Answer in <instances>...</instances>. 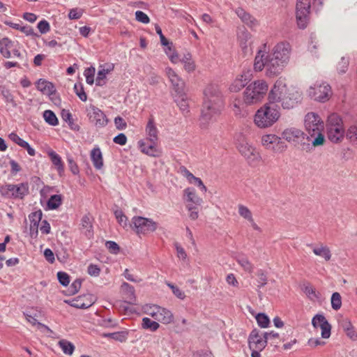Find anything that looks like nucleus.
<instances>
[{
  "mask_svg": "<svg viewBox=\"0 0 357 357\" xmlns=\"http://www.w3.org/2000/svg\"><path fill=\"white\" fill-rule=\"evenodd\" d=\"M204 99L199 118L200 127L206 129L215 123L225 108L222 94L218 86L211 84L204 91Z\"/></svg>",
  "mask_w": 357,
  "mask_h": 357,
  "instance_id": "f257e3e1",
  "label": "nucleus"
},
{
  "mask_svg": "<svg viewBox=\"0 0 357 357\" xmlns=\"http://www.w3.org/2000/svg\"><path fill=\"white\" fill-rule=\"evenodd\" d=\"M287 65L281 63L278 58L271 54L266 55L265 50H259L255 59L254 68L256 71H261L264 68L266 75L274 77L279 75Z\"/></svg>",
  "mask_w": 357,
  "mask_h": 357,
  "instance_id": "f03ea898",
  "label": "nucleus"
},
{
  "mask_svg": "<svg viewBox=\"0 0 357 357\" xmlns=\"http://www.w3.org/2000/svg\"><path fill=\"white\" fill-rule=\"evenodd\" d=\"M305 128L306 130V138L311 142L312 146H318L323 145L325 142L324 135L322 133L324 130V121L320 116L314 112L307 113L305 117Z\"/></svg>",
  "mask_w": 357,
  "mask_h": 357,
  "instance_id": "7ed1b4c3",
  "label": "nucleus"
},
{
  "mask_svg": "<svg viewBox=\"0 0 357 357\" xmlns=\"http://www.w3.org/2000/svg\"><path fill=\"white\" fill-rule=\"evenodd\" d=\"M280 116L279 107L266 103L257 111L254 121L259 128H265L273 126Z\"/></svg>",
  "mask_w": 357,
  "mask_h": 357,
  "instance_id": "20e7f679",
  "label": "nucleus"
},
{
  "mask_svg": "<svg viewBox=\"0 0 357 357\" xmlns=\"http://www.w3.org/2000/svg\"><path fill=\"white\" fill-rule=\"evenodd\" d=\"M268 89L267 82L263 79L256 80L250 84L243 92V101L245 105L257 104L261 102Z\"/></svg>",
  "mask_w": 357,
  "mask_h": 357,
  "instance_id": "39448f33",
  "label": "nucleus"
},
{
  "mask_svg": "<svg viewBox=\"0 0 357 357\" xmlns=\"http://www.w3.org/2000/svg\"><path fill=\"white\" fill-rule=\"evenodd\" d=\"M328 139L333 143H340L344 138L345 129L341 116L337 113L328 116L326 123Z\"/></svg>",
  "mask_w": 357,
  "mask_h": 357,
  "instance_id": "423d86ee",
  "label": "nucleus"
},
{
  "mask_svg": "<svg viewBox=\"0 0 357 357\" xmlns=\"http://www.w3.org/2000/svg\"><path fill=\"white\" fill-rule=\"evenodd\" d=\"M186 208L189 212V218L195 220L199 217V208L202 203V199L197 196L194 188H188L184 190Z\"/></svg>",
  "mask_w": 357,
  "mask_h": 357,
  "instance_id": "0eeeda50",
  "label": "nucleus"
},
{
  "mask_svg": "<svg viewBox=\"0 0 357 357\" xmlns=\"http://www.w3.org/2000/svg\"><path fill=\"white\" fill-rule=\"evenodd\" d=\"M0 192L3 197L15 199H23L29 193V185L27 182L19 184H6L0 188Z\"/></svg>",
  "mask_w": 357,
  "mask_h": 357,
  "instance_id": "6e6552de",
  "label": "nucleus"
},
{
  "mask_svg": "<svg viewBox=\"0 0 357 357\" xmlns=\"http://www.w3.org/2000/svg\"><path fill=\"white\" fill-rule=\"evenodd\" d=\"M131 227L137 234H146L155 231L158 227V223L150 218L134 216Z\"/></svg>",
  "mask_w": 357,
  "mask_h": 357,
  "instance_id": "1a4fd4ad",
  "label": "nucleus"
},
{
  "mask_svg": "<svg viewBox=\"0 0 357 357\" xmlns=\"http://www.w3.org/2000/svg\"><path fill=\"white\" fill-rule=\"evenodd\" d=\"M261 144L265 149L271 150L274 153H282L287 148V146L281 138L274 134L263 135L261 137Z\"/></svg>",
  "mask_w": 357,
  "mask_h": 357,
  "instance_id": "9d476101",
  "label": "nucleus"
},
{
  "mask_svg": "<svg viewBox=\"0 0 357 357\" xmlns=\"http://www.w3.org/2000/svg\"><path fill=\"white\" fill-rule=\"evenodd\" d=\"M310 0H297L296 20L300 29L306 28L309 21Z\"/></svg>",
  "mask_w": 357,
  "mask_h": 357,
  "instance_id": "9b49d317",
  "label": "nucleus"
},
{
  "mask_svg": "<svg viewBox=\"0 0 357 357\" xmlns=\"http://www.w3.org/2000/svg\"><path fill=\"white\" fill-rule=\"evenodd\" d=\"M287 93L286 84L281 79H278L268 93V103L275 105L274 104L280 102Z\"/></svg>",
  "mask_w": 357,
  "mask_h": 357,
  "instance_id": "f8f14e48",
  "label": "nucleus"
},
{
  "mask_svg": "<svg viewBox=\"0 0 357 357\" xmlns=\"http://www.w3.org/2000/svg\"><path fill=\"white\" fill-rule=\"evenodd\" d=\"M87 116L90 122L97 128L105 127L109 121L105 114L94 105H91L89 107Z\"/></svg>",
  "mask_w": 357,
  "mask_h": 357,
  "instance_id": "ddd939ff",
  "label": "nucleus"
},
{
  "mask_svg": "<svg viewBox=\"0 0 357 357\" xmlns=\"http://www.w3.org/2000/svg\"><path fill=\"white\" fill-rule=\"evenodd\" d=\"M290 51V45L286 42H281L275 45L270 54L273 57L278 58V60H279L281 63L287 65L289 59Z\"/></svg>",
  "mask_w": 357,
  "mask_h": 357,
  "instance_id": "4468645a",
  "label": "nucleus"
},
{
  "mask_svg": "<svg viewBox=\"0 0 357 357\" xmlns=\"http://www.w3.org/2000/svg\"><path fill=\"white\" fill-rule=\"evenodd\" d=\"M250 349H264L267 345V341L264 332L253 329L248 336Z\"/></svg>",
  "mask_w": 357,
  "mask_h": 357,
  "instance_id": "2eb2a0df",
  "label": "nucleus"
},
{
  "mask_svg": "<svg viewBox=\"0 0 357 357\" xmlns=\"http://www.w3.org/2000/svg\"><path fill=\"white\" fill-rule=\"evenodd\" d=\"M330 91V86L328 84H322L315 85L314 87L311 86L309 89V95L315 100L324 102L328 99Z\"/></svg>",
  "mask_w": 357,
  "mask_h": 357,
  "instance_id": "dca6fc26",
  "label": "nucleus"
},
{
  "mask_svg": "<svg viewBox=\"0 0 357 357\" xmlns=\"http://www.w3.org/2000/svg\"><path fill=\"white\" fill-rule=\"evenodd\" d=\"M70 306L77 309H87L95 303V297L92 294H84L71 301H65Z\"/></svg>",
  "mask_w": 357,
  "mask_h": 357,
  "instance_id": "f3484780",
  "label": "nucleus"
},
{
  "mask_svg": "<svg viewBox=\"0 0 357 357\" xmlns=\"http://www.w3.org/2000/svg\"><path fill=\"white\" fill-rule=\"evenodd\" d=\"M166 75L168 77L176 93L184 91L185 83L183 80L171 68H166Z\"/></svg>",
  "mask_w": 357,
  "mask_h": 357,
  "instance_id": "a211bd4d",
  "label": "nucleus"
},
{
  "mask_svg": "<svg viewBox=\"0 0 357 357\" xmlns=\"http://www.w3.org/2000/svg\"><path fill=\"white\" fill-rule=\"evenodd\" d=\"M238 151L250 164L257 161L259 158V153L253 146L247 143L241 144L238 146Z\"/></svg>",
  "mask_w": 357,
  "mask_h": 357,
  "instance_id": "6ab92c4d",
  "label": "nucleus"
},
{
  "mask_svg": "<svg viewBox=\"0 0 357 357\" xmlns=\"http://www.w3.org/2000/svg\"><path fill=\"white\" fill-rule=\"evenodd\" d=\"M235 12L241 21L252 30H255L259 26L258 20L244 9L238 8Z\"/></svg>",
  "mask_w": 357,
  "mask_h": 357,
  "instance_id": "aec40b11",
  "label": "nucleus"
},
{
  "mask_svg": "<svg viewBox=\"0 0 357 357\" xmlns=\"http://www.w3.org/2000/svg\"><path fill=\"white\" fill-rule=\"evenodd\" d=\"M156 309V312H149V314L158 321L162 322L165 324H167L173 321L174 317L171 311L161 307Z\"/></svg>",
  "mask_w": 357,
  "mask_h": 357,
  "instance_id": "412c9836",
  "label": "nucleus"
},
{
  "mask_svg": "<svg viewBox=\"0 0 357 357\" xmlns=\"http://www.w3.org/2000/svg\"><path fill=\"white\" fill-rule=\"evenodd\" d=\"M156 144L157 143L149 142L147 140H139L138 142L140 151L151 157H159L161 154V152L157 149Z\"/></svg>",
  "mask_w": 357,
  "mask_h": 357,
  "instance_id": "4be33fe9",
  "label": "nucleus"
},
{
  "mask_svg": "<svg viewBox=\"0 0 357 357\" xmlns=\"http://www.w3.org/2000/svg\"><path fill=\"white\" fill-rule=\"evenodd\" d=\"M282 137L288 142H298L305 137V133L298 128H289L283 130Z\"/></svg>",
  "mask_w": 357,
  "mask_h": 357,
  "instance_id": "5701e85b",
  "label": "nucleus"
},
{
  "mask_svg": "<svg viewBox=\"0 0 357 357\" xmlns=\"http://www.w3.org/2000/svg\"><path fill=\"white\" fill-rule=\"evenodd\" d=\"M252 74L248 70L243 72L240 76L236 78L229 86V90L231 92H238L243 89L251 79Z\"/></svg>",
  "mask_w": 357,
  "mask_h": 357,
  "instance_id": "b1692460",
  "label": "nucleus"
},
{
  "mask_svg": "<svg viewBox=\"0 0 357 357\" xmlns=\"http://www.w3.org/2000/svg\"><path fill=\"white\" fill-rule=\"evenodd\" d=\"M301 100V94L298 91H296L292 93H289L288 96L285 95L280 102L283 109H290L295 107Z\"/></svg>",
  "mask_w": 357,
  "mask_h": 357,
  "instance_id": "393cba45",
  "label": "nucleus"
},
{
  "mask_svg": "<svg viewBox=\"0 0 357 357\" xmlns=\"http://www.w3.org/2000/svg\"><path fill=\"white\" fill-rule=\"evenodd\" d=\"M146 140L149 142L158 143V130L153 117L150 118L146 126Z\"/></svg>",
  "mask_w": 357,
  "mask_h": 357,
  "instance_id": "a878e982",
  "label": "nucleus"
},
{
  "mask_svg": "<svg viewBox=\"0 0 357 357\" xmlns=\"http://www.w3.org/2000/svg\"><path fill=\"white\" fill-rule=\"evenodd\" d=\"M37 89L43 93L49 96L56 95V88L54 85L44 79H39L36 82Z\"/></svg>",
  "mask_w": 357,
  "mask_h": 357,
  "instance_id": "bb28decb",
  "label": "nucleus"
},
{
  "mask_svg": "<svg viewBox=\"0 0 357 357\" xmlns=\"http://www.w3.org/2000/svg\"><path fill=\"white\" fill-rule=\"evenodd\" d=\"M250 39L251 35L247 31H241L238 36L239 45L244 54H247L250 52L249 46L251 44Z\"/></svg>",
  "mask_w": 357,
  "mask_h": 357,
  "instance_id": "cd10ccee",
  "label": "nucleus"
},
{
  "mask_svg": "<svg viewBox=\"0 0 357 357\" xmlns=\"http://www.w3.org/2000/svg\"><path fill=\"white\" fill-rule=\"evenodd\" d=\"M107 68H105V66H100V69L97 73L96 84L97 86H104L106 84V75L114 70L113 64H107Z\"/></svg>",
  "mask_w": 357,
  "mask_h": 357,
  "instance_id": "c85d7f7f",
  "label": "nucleus"
},
{
  "mask_svg": "<svg viewBox=\"0 0 357 357\" xmlns=\"http://www.w3.org/2000/svg\"><path fill=\"white\" fill-rule=\"evenodd\" d=\"M91 160L96 169H100L102 167L103 158L102 152L99 147H95L91 150Z\"/></svg>",
  "mask_w": 357,
  "mask_h": 357,
  "instance_id": "c756f323",
  "label": "nucleus"
},
{
  "mask_svg": "<svg viewBox=\"0 0 357 357\" xmlns=\"http://www.w3.org/2000/svg\"><path fill=\"white\" fill-rule=\"evenodd\" d=\"M13 47V42L8 38H3L1 40H0V53L3 57H10V49H12Z\"/></svg>",
  "mask_w": 357,
  "mask_h": 357,
  "instance_id": "7c9ffc66",
  "label": "nucleus"
},
{
  "mask_svg": "<svg viewBox=\"0 0 357 357\" xmlns=\"http://www.w3.org/2000/svg\"><path fill=\"white\" fill-rule=\"evenodd\" d=\"M175 101L183 114H187L189 112L188 98L184 91H183L182 93H176Z\"/></svg>",
  "mask_w": 357,
  "mask_h": 357,
  "instance_id": "2f4dec72",
  "label": "nucleus"
},
{
  "mask_svg": "<svg viewBox=\"0 0 357 357\" xmlns=\"http://www.w3.org/2000/svg\"><path fill=\"white\" fill-rule=\"evenodd\" d=\"M121 289L123 294L126 295V298L128 299V303L130 304H134L136 301L135 288L128 282H123Z\"/></svg>",
  "mask_w": 357,
  "mask_h": 357,
  "instance_id": "473e14b6",
  "label": "nucleus"
},
{
  "mask_svg": "<svg viewBox=\"0 0 357 357\" xmlns=\"http://www.w3.org/2000/svg\"><path fill=\"white\" fill-rule=\"evenodd\" d=\"M313 253L323 257L326 261L331 259V252L329 248L324 244H321L319 247H313Z\"/></svg>",
  "mask_w": 357,
  "mask_h": 357,
  "instance_id": "72a5a7b5",
  "label": "nucleus"
},
{
  "mask_svg": "<svg viewBox=\"0 0 357 357\" xmlns=\"http://www.w3.org/2000/svg\"><path fill=\"white\" fill-rule=\"evenodd\" d=\"M81 225L84 233L88 238H91L93 235V226L91 218L89 215H84L81 220Z\"/></svg>",
  "mask_w": 357,
  "mask_h": 357,
  "instance_id": "f704fd0d",
  "label": "nucleus"
},
{
  "mask_svg": "<svg viewBox=\"0 0 357 357\" xmlns=\"http://www.w3.org/2000/svg\"><path fill=\"white\" fill-rule=\"evenodd\" d=\"M52 162L55 165L59 174H61L64 172V166L61 160V158L55 151H51L48 152Z\"/></svg>",
  "mask_w": 357,
  "mask_h": 357,
  "instance_id": "c9c22d12",
  "label": "nucleus"
},
{
  "mask_svg": "<svg viewBox=\"0 0 357 357\" xmlns=\"http://www.w3.org/2000/svg\"><path fill=\"white\" fill-rule=\"evenodd\" d=\"M128 331H117L114 333H103L102 337H110L116 341H119L121 342H124L128 339Z\"/></svg>",
  "mask_w": 357,
  "mask_h": 357,
  "instance_id": "e433bc0d",
  "label": "nucleus"
},
{
  "mask_svg": "<svg viewBox=\"0 0 357 357\" xmlns=\"http://www.w3.org/2000/svg\"><path fill=\"white\" fill-rule=\"evenodd\" d=\"M61 116L62 119L66 122L69 127L73 130H79V126L76 125L74 123V120L73 119L72 114L69 110L63 109L61 112Z\"/></svg>",
  "mask_w": 357,
  "mask_h": 357,
  "instance_id": "4c0bfd02",
  "label": "nucleus"
},
{
  "mask_svg": "<svg viewBox=\"0 0 357 357\" xmlns=\"http://www.w3.org/2000/svg\"><path fill=\"white\" fill-rule=\"evenodd\" d=\"M344 137L354 146L357 147V126H351L345 131Z\"/></svg>",
  "mask_w": 357,
  "mask_h": 357,
  "instance_id": "58836bf2",
  "label": "nucleus"
},
{
  "mask_svg": "<svg viewBox=\"0 0 357 357\" xmlns=\"http://www.w3.org/2000/svg\"><path fill=\"white\" fill-rule=\"evenodd\" d=\"M184 172L185 173V176L190 182H194L195 185H197L201 190L204 192H206L207 190L206 187L204 184L203 181L201 178L195 176L191 172H190L185 167H183Z\"/></svg>",
  "mask_w": 357,
  "mask_h": 357,
  "instance_id": "ea45409f",
  "label": "nucleus"
},
{
  "mask_svg": "<svg viewBox=\"0 0 357 357\" xmlns=\"http://www.w3.org/2000/svg\"><path fill=\"white\" fill-rule=\"evenodd\" d=\"M62 204V196L61 195H52L47 202V208L50 210L58 208Z\"/></svg>",
  "mask_w": 357,
  "mask_h": 357,
  "instance_id": "a19ab883",
  "label": "nucleus"
},
{
  "mask_svg": "<svg viewBox=\"0 0 357 357\" xmlns=\"http://www.w3.org/2000/svg\"><path fill=\"white\" fill-rule=\"evenodd\" d=\"M59 345L65 354L70 356L73 354L75 346L72 342L66 340H61L59 342Z\"/></svg>",
  "mask_w": 357,
  "mask_h": 357,
  "instance_id": "79ce46f5",
  "label": "nucleus"
},
{
  "mask_svg": "<svg viewBox=\"0 0 357 357\" xmlns=\"http://www.w3.org/2000/svg\"><path fill=\"white\" fill-rule=\"evenodd\" d=\"M43 118L46 123L52 126H56L59 124V120L56 114L52 110H45L43 112Z\"/></svg>",
  "mask_w": 357,
  "mask_h": 357,
  "instance_id": "37998d69",
  "label": "nucleus"
},
{
  "mask_svg": "<svg viewBox=\"0 0 357 357\" xmlns=\"http://www.w3.org/2000/svg\"><path fill=\"white\" fill-rule=\"evenodd\" d=\"M160 325L157 321H152L148 317L142 319V327L145 329H149L151 331H155L158 329Z\"/></svg>",
  "mask_w": 357,
  "mask_h": 357,
  "instance_id": "c03bdc74",
  "label": "nucleus"
},
{
  "mask_svg": "<svg viewBox=\"0 0 357 357\" xmlns=\"http://www.w3.org/2000/svg\"><path fill=\"white\" fill-rule=\"evenodd\" d=\"M42 216L43 213L41 210H38L30 213L29 215V219L30 220V226H37L38 227L39 223L42 219Z\"/></svg>",
  "mask_w": 357,
  "mask_h": 357,
  "instance_id": "a18cd8bd",
  "label": "nucleus"
},
{
  "mask_svg": "<svg viewBox=\"0 0 357 357\" xmlns=\"http://www.w3.org/2000/svg\"><path fill=\"white\" fill-rule=\"evenodd\" d=\"M257 324L259 327L266 328H268L270 324V319L265 313H258L256 317Z\"/></svg>",
  "mask_w": 357,
  "mask_h": 357,
  "instance_id": "49530a36",
  "label": "nucleus"
},
{
  "mask_svg": "<svg viewBox=\"0 0 357 357\" xmlns=\"http://www.w3.org/2000/svg\"><path fill=\"white\" fill-rule=\"evenodd\" d=\"M238 209L239 215L244 219L247 220L248 222L253 219L252 212L247 206L243 204H239L238 206Z\"/></svg>",
  "mask_w": 357,
  "mask_h": 357,
  "instance_id": "de8ad7c7",
  "label": "nucleus"
},
{
  "mask_svg": "<svg viewBox=\"0 0 357 357\" xmlns=\"http://www.w3.org/2000/svg\"><path fill=\"white\" fill-rule=\"evenodd\" d=\"M237 262L245 271L250 273L252 272L254 268L253 265L251 264V262L248 260L247 257H239L237 259Z\"/></svg>",
  "mask_w": 357,
  "mask_h": 357,
  "instance_id": "09e8293b",
  "label": "nucleus"
},
{
  "mask_svg": "<svg viewBox=\"0 0 357 357\" xmlns=\"http://www.w3.org/2000/svg\"><path fill=\"white\" fill-rule=\"evenodd\" d=\"M74 91H75V93H76V95L79 97V98L82 101H84V102L86 101L87 96L84 91L82 84H81V83L75 84Z\"/></svg>",
  "mask_w": 357,
  "mask_h": 357,
  "instance_id": "8fccbe9b",
  "label": "nucleus"
},
{
  "mask_svg": "<svg viewBox=\"0 0 357 357\" xmlns=\"http://www.w3.org/2000/svg\"><path fill=\"white\" fill-rule=\"evenodd\" d=\"M342 306L341 296L338 292H335L331 296V307L333 310H337Z\"/></svg>",
  "mask_w": 357,
  "mask_h": 357,
  "instance_id": "3c124183",
  "label": "nucleus"
},
{
  "mask_svg": "<svg viewBox=\"0 0 357 357\" xmlns=\"http://www.w3.org/2000/svg\"><path fill=\"white\" fill-rule=\"evenodd\" d=\"M24 315L25 316L26 319L32 325H33V326L37 325L38 328H43L46 329L47 331H50V328L47 326H46L40 322H38L37 321V319L35 318V317L29 314L28 312H24Z\"/></svg>",
  "mask_w": 357,
  "mask_h": 357,
  "instance_id": "603ef678",
  "label": "nucleus"
},
{
  "mask_svg": "<svg viewBox=\"0 0 357 357\" xmlns=\"http://www.w3.org/2000/svg\"><path fill=\"white\" fill-rule=\"evenodd\" d=\"M114 215L121 226L126 227L128 225V218L121 210H116L114 211Z\"/></svg>",
  "mask_w": 357,
  "mask_h": 357,
  "instance_id": "864d4df0",
  "label": "nucleus"
},
{
  "mask_svg": "<svg viewBox=\"0 0 357 357\" xmlns=\"http://www.w3.org/2000/svg\"><path fill=\"white\" fill-rule=\"evenodd\" d=\"M321 330V337L323 338H328L331 336V325L326 320L325 322L321 323L319 326Z\"/></svg>",
  "mask_w": 357,
  "mask_h": 357,
  "instance_id": "5fc2aeb1",
  "label": "nucleus"
},
{
  "mask_svg": "<svg viewBox=\"0 0 357 357\" xmlns=\"http://www.w3.org/2000/svg\"><path fill=\"white\" fill-rule=\"evenodd\" d=\"M82 286V280L79 278H77L75 280L72 284H70L68 291L70 295H75L77 294L79 290L80 289Z\"/></svg>",
  "mask_w": 357,
  "mask_h": 357,
  "instance_id": "6e6d98bb",
  "label": "nucleus"
},
{
  "mask_svg": "<svg viewBox=\"0 0 357 357\" xmlns=\"http://www.w3.org/2000/svg\"><path fill=\"white\" fill-rule=\"evenodd\" d=\"M57 278H58L59 283L63 287L68 286L70 283V276L68 273H66L65 272H63V271L58 272L57 273Z\"/></svg>",
  "mask_w": 357,
  "mask_h": 357,
  "instance_id": "4d7b16f0",
  "label": "nucleus"
},
{
  "mask_svg": "<svg viewBox=\"0 0 357 357\" xmlns=\"http://www.w3.org/2000/svg\"><path fill=\"white\" fill-rule=\"evenodd\" d=\"M245 103L240 99H235L233 102L234 112L236 115H241V112L244 109Z\"/></svg>",
  "mask_w": 357,
  "mask_h": 357,
  "instance_id": "13d9d810",
  "label": "nucleus"
},
{
  "mask_svg": "<svg viewBox=\"0 0 357 357\" xmlns=\"http://www.w3.org/2000/svg\"><path fill=\"white\" fill-rule=\"evenodd\" d=\"M94 68H88L84 70V75L86 77V82L87 84L91 85L94 82Z\"/></svg>",
  "mask_w": 357,
  "mask_h": 357,
  "instance_id": "bf43d9fd",
  "label": "nucleus"
},
{
  "mask_svg": "<svg viewBox=\"0 0 357 357\" xmlns=\"http://www.w3.org/2000/svg\"><path fill=\"white\" fill-rule=\"evenodd\" d=\"M183 62L184 63V68L188 72H192L195 70V65L191 60L190 54L185 56L184 59H183Z\"/></svg>",
  "mask_w": 357,
  "mask_h": 357,
  "instance_id": "052dcab7",
  "label": "nucleus"
},
{
  "mask_svg": "<svg viewBox=\"0 0 357 357\" xmlns=\"http://www.w3.org/2000/svg\"><path fill=\"white\" fill-rule=\"evenodd\" d=\"M105 246L112 254L116 255L119 252V250H120L119 245L114 241H106Z\"/></svg>",
  "mask_w": 357,
  "mask_h": 357,
  "instance_id": "680f3d73",
  "label": "nucleus"
},
{
  "mask_svg": "<svg viewBox=\"0 0 357 357\" xmlns=\"http://www.w3.org/2000/svg\"><path fill=\"white\" fill-rule=\"evenodd\" d=\"M135 19L137 21L144 24H148L150 22L149 16L141 10H137L135 12Z\"/></svg>",
  "mask_w": 357,
  "mask_h": 357,
  "instance_id": "e2e57ef3",
  "label": "nucleus"
},
{
  "mask_svg": "<svg viewBox=\"0 0 357 357\" xmlns=\"http://www.w3.org/2000/svg\"><path fill=\"white\" fill-rule=\"evenodd\" d=\"M67 161H68V166H69V168H70V170L71 171V172L74 175L78 174L79 172V167H78L77 163L73 160V158L69 155L67 158Z\"/></svg>",
  "mask_w": 357,
  "mask_h": 357,
  "instance_id": "0e129e2a",
  "label": "nucleus"
},
{
  "mask_svg": "<svg viewBox=\"0 0 357 357\" xmlns=\"http://www.w3.org/2000/svg\"><path fill=\"white\" fill-rule=\"evenodd\" d=\"M37 27H38L39 31L40 32V33H42V34L46 33L50 30V24L45 20H43L40 21L38 24Z\"/></svg>",
  "mask_w": 357,
  "mask_h": 357,
  "instance_id": "69168bd1",
  "label": "nucleus"
},
{
  "mask_svg": "<svg viewBox=\"0 0 357 357\" xmlns=\"http://www.w3.org/2000/svg\"><path fill=\"white\" fill-rule=\"evenodd\" d=\"M326 321V317L323 314H317L312 319V324L314 328H319L321 323Z\"/></svg>",
  "mask_w": 357,
  "mask_h": 357,
  "instance_id": "338daca9",
  "label": "nucleus"
},
{
  "mask_svg": "<svg viewBox=\"0 0 357 357\" xmlns=\"http://www.w3.org/2000/svg\"><path fill=\"white\" fill-rule=\"evenodd\" d=\"M87 273L91 276L97 277L100 273V268L98 265L91 264L88 266Z\"/></svg>",
  "mask_w": 357,
  "mask_h": 357,
  "instance_id": "774afa93",
  "label": "nucleus"
}]
</instances>
